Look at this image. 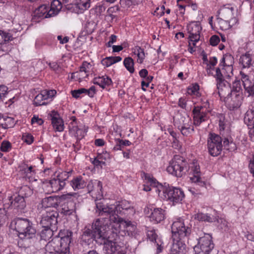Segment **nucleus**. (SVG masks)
Masks as SVG:
<instances>
[{
	"instance_id": "nucleus-19",
	"label": "nucleus",
	"mask_w": 254,
	"mask_h": 254,
	"mask_svg": "<svg viewBox=\"0 0 254 254\" xmlns=\"http://www.w3.org/2000/svg\"><path fill=\"white\" fill-rule=\"evenodd\" d=\"M235 9L230 4H227L221 7L218 11L219 17L223 19L231 20L233 18H237L235 15Z\"/></svg>"
},
{
	"instance_id": "nucleus-22",
	"label": "nucleus",
	"mask_w": 254,
	"mask_h": 254,
	"mask_svg": "<svg viewBox=\"0 0 254 254\" xmlns=\"http://www.w3.org/2000/svg\"><path fill=\"white\" fill-rule=\"evenodd\" d=\"M51 93L54 94L56 93V91L44 90L42 91L35 97L34 100V104L36 106L46 105L47 104L46 100H47L49 97L52 96V95H51Z\"/></svg>"
},
{
	"instance_id": "nucleus-29",
	"label": "nucleus",
	"mask_w": 254,
	"mask_h": 254,
	"mask_svg": "<svg viewBox=\"0 0 254 254\" xmlns=\"http://www.w3.org/2000/svg\"><path fill=\"white\" fill-rule=\"evenodd\" d=\"M194 218L195 219H197L199 221H207L208 222H213L215 221H217L218 223H222L223 221L225 222V221L223 219H219L217 217L213 216H211L208 214H204L202 213H198L195 214Z\"/></svg>"
},
{
	"instance_id": "nucleus-28",
	"label": "nucleus",
	"mask_w": 254,
	"mask_h": 254,
	"mask_svg": "<svg viewBox=\"0 0 254 254\" xmlns=\"http://www.w3.org/2000/svg\"><path fill=\"white\" fill-rule=\"evenodd\" d=\"M238 20L237 18H233L231 20L224 19L221 18H218L217 22L219 28L222 30H226L233 26L235 25L238 23Z\"/></svg>"
},
{
	"instance_id": "nucleus-43",
	"label": "nucleus",
	"mask_w": 254,
	"mask_h": 254,
	"mask_svg": "<svg viewBox=\"0 0 254 254\" xmlns=\"http://www.w3.org/2000/svg\"><path fill=\"white\" fill-rule=\"evenodd\" d=\"M74 205L72 202H67L62 206V212L65 215H70L74 211Z\"/></svg>"
},
{
	"instance_id": "nucleus-34",
	"label": "nucleus",
	"mask_w": 254,
	"mask_h": 254,
	"mask_svg": "<svg viewBox=\"0 0 254 254\" xmlns=\"http://www.w3.org/2000/svg\"><path fill=\"white\" fill-rule=\"evenodd\" d=\"M93 82L95 84L99 85L102 88L109 86L112 83L111 79L106 76H98L94 78Z\"/></svg>"
},
{
	"instance_id": "nucleus-58",
	"label": "nucleus",
	"mask_w": 254,
	"mask_h": 254,
	"mask_svg": "<svg viewBox=\"0 0 254 254\" xmlns=\"http://www.w3.org/2000/svg\"><path fill=\"white\" fill-rule=\"evenodd\" d=\"M96 93L95 87L91 86L89 89H86L85 94L88 95L90 97H93Z\"/></svg>"
},
{
	"instance_id": "nucleus-8",
	"label": "nucleus",
	"mask_w": 254,
	"mask_h": 254,
	"mask_svg": "<svg viewBox=\"0 0 254 254\" xmlns=\"http://www.w3.org/2000/svg\"><path fill=\"white\" fill-rule=\"evenodd\" d=\"M222 138L218 134L210 133L207 139V147L209 154L213 156L219 155L222 150Z\"/></svg>"
},
{
	"instance_id": "nucleus-64",
	"label": "nucleus",
	"mask_w": 254,
	"mask_h": 254,
	"mask_svg": "<svg viewBox=\"0 0 254 254\" xmlns=\"http://www.w3.org/2000/svg\"><path fill=\"white\" fill-rule=\"evenodd\" d=\"M249 167L251 173L254 176V159H253L250 160Z\"/></svg>"
},
{
	"instance_id": "nucleus-56",
	"label": "nucleus",
	"mask_w": 254,
	"mask_h": 254,
	"mask_svg": "<svg viewBox=\"0 0 254 254\" xmlns=\"http://www.w3.org/2000/svg\"><path fill=\"white\" fill-rule=\"evenodd\" d=\"M220 39L219 37L217 35L212 36L209 40L210 44L211 45L213 46H216L219 42Z\"/></svg>"
},
{
	"instance_id": "nucleus-50",
	"label": "nucleus",
	"mask_w": 254,
	"mask_h": 254,
	"mask_svg": "<svg viewBox=\"0 0 254 254\" xmlns=\"http://www.w3.org/2000/svg\"><path fill=\"white\" fill-rule=\"evenodd\" d=\"M91 65L90 63H89L87 62H84L82 63L81 66H80V69L79 71H81L82 72L84 71V72L89 73L90 72V70L91 69Z\"/></svg>"
},
{
	"instance_id": "nucleus-44",
	"label": "nucleus",
	"mask_w": 254,
	"mask_h": 254,
	"mask_svg": "<svg viewBox=\"0 0 254 254\" xmlns=\"http://www.w3.org/2000/svg\"><path fill=\"white\" fill-rule=\"evenodd\" d=\"M124 64L128 71L131 73L134 72V62L132 58L130 57L125 58L124 61Z\"/></svg>"
},
{
	"instance_id": "nucleus-26",
	"label": "nucleus",
	"mask_w": 254,
	"mask_h": 254,
	"mask_svg": "<svg viewBox=\"0 0 254 254\" xmlns=\"http://www.w3.org/2000/svg\"><path fill=\"white\" fill-rule=\"evenodd\" d=\"M145 184L143 186V190L146 191H149L151 190V188H157L159 185L158 182L151 175L148 174H143Z\"/></svg>"
},
{
	"instance_id": "nucleus-23",
	"label": "nucleus",
	"mask_w": 254,
	"mask_h": 254,
	"mask_svg": "<svg viewBox=\"0 0 254 254\" xmlns=\"http://www.w3.org/2000/svg\"><path fill=\"white\" fill-rule=\"evenodd\" d=\"M65 185L64 181H61L58 177L51 180L48 183L47 187L50 189L48 191L51 192H56L62 190Z\"/></svg>"
},
{
	"instance_id": "nucleus-59",
	"label": "nucleus",
	"mask_w": 254,
	"mask_h": 254,
	"mask_svg": "<svg viewBox=\"0 0 254 254\" xmlns=\"http://www.w3.org/2000/svg\"><path fill=\"white\" fill-rule=\"evenodd\" d=\"M57 177L63 181L65 182V180H66L68 177H69V174L68 173L66 172H63L59 174Z\"/></svg>"
},
{
	"instance_id": "nucleus-48",
	"label": "nucleus",
	"mask_w": 254,
	"mask_h": 254,
	"mask_svg": "<svg viewBox=\"0 0 254 254\" xmlns=\"http://www.w3.org/2000/svg\"><path fill=\"white\" fill-rule=\"evenodd\" d=\"M147 238L152 242L155 241L156 243V238L157 237V235L154 229H151L148 230L147 232Z\"/></svg>"
},
{
	"instance_id": "nucleus-47",
	"label": "nucleus",
	"mask_w": 254,
	"mask_h": 254,
	"mask_svg": "<svg viewBox=\"0 0 254 254\" xmlns=\"http://www.w3.org/2000/svg\"><path fill=\"white\" fill-rule=\"evenodd\" d=\"M11 35L7 33L0 30V44L4 43L6 41L10 40Z\"/></svg>"
},
{
	"instance_id": "nucleus-1",
	"label": "nucleus",
	"mask_w": 254,
	"mask_h": 254,
	"mask_svg": "<svg viewBox=\"0 0 254 254\" xmlns=\"http://www.w3.org/2000/svg\"><path fill=\"white\" fill-rule=\"evenodd\" d=\"M103 219H97L92 223L91 229L85 227L83 232L81 239L86 241L95 240L97 243L103 245V251L107 254H126V249L114 242L108 236L109 226Z\"/></svg>"
},
{
	"instance_id": "nucleus-49",
	"label": "nucleus",
	"mask_w": 254,
	"mask_h": 254,
	"mask_svg": "<svg viewBox=\"0 0 254 254\" xmlns=\"http://www.w3.org/2000/svg\"><path fill=\"white\" fill-rule=\"evenodd\" d=\"M11 147V143L8 141L4 140L1 143L0 150L2 152H8Z\"/></svg>"
},
{
	"instance_id": "nucleus-55",
	"label": "nucleus",
	"mask_w": 254,
	"mask_h": 254,
	"mask_svg": "<svg viewBox=\"0 0 254 254\" xmlns=\"http://www.w3.org/2000/svg\"><path fill=\"white\" fill-rule=\"evenodd\" d=\"M31 122L32 125H41L43 123V121L41 118H39L38 116L34 115L32 118Z\"/></svg>"
},
{
	"instance_id": "nucleus-41",
	"label": "nucleus",
	"mask_w": 254,
	"mask_h": 254,
	"mask_svg": "<svg viewBox=\"0 0 254 254\" xmlns=\"http://www.w3.org/2000/svg\"><path fill=\"white\" fill-rule=\"evenodd\" d=\"M43 228L40 235L41 240L45 241L49 240L53 235L54 232L57 230V229H54L53 228Z\"/></svg>"
},
{
	"instance_id": "nucleus-31",
	"label": "nucleus",
	"mask_w": 254,
	"mask_h": 254,
	"mask_svg": "<svg viewBox=\"0 0 254 254\" xmlns=\"http://www.w3.org/2000/svg\"><path fill=\"white\" fill-rule=\"evenodd\" d=\"M239 61L243 68H249L254 63V55L249 52L246 53L241 56Z\"/></svg>"
},
{
	"instance_id": "nucleus-21",
	"label": "nucleus",
	"mask_w": 254,
	"mask_h": 254,
	"mask_svg": "<svg viewBox=\"0 0 254 254\" xmlns=\"http://www.w3.org/2000/svg\"><path fill=\"white\" fill-rule=\"evenodd\" d=\"M105 222H110V224L111 225V227L115 229V231H113V237L117 236V233L119 231L121 225H123L124 227H127L131 225V222L130 221H126L123 219L119 217V220H106Z\"/></svg>"
},
{
	"instance_id": "nucleus-62",
	"label": "nucleus",
	"mask_w": 254,
	"mask_h": 254,
	"mask_svg": "<svg viewBox=\"0 0 254 254\" xmlns=\"http://www.w3.org/2000/svg\"><path fill=\"white\" fill-rule=\"evenodd\" d=\"M117 40V36L115 35H111L110 37V40L107 43L108 47H111L112 45Z\"/></svg>"
},
{
	"instance_id": "nucleus-2",
	"label": "nucleus",
	"mask_w": 254,
	"mask_h": 254,
	"mask_svg": "<svg viewBox=\"0 0 254 254\" xmlns=\"http://www.w3.org/2000/svg\"><path fill=\"white\" fill-rule=\"evenodd\" d=\"M173 244L171 254H184L186 245L184 239L191 233V227L182 218L175 221L171 227Z\"/></svg>"
},
{
	"instance_id": "nucleus-61",
	"label": "nucleus",
	"mask_w": 254,
	"mask_h": 254,
	"mask_svg": "<svg viewBox=\"0 0 254 254\" xmlns=\"http://www.w3.org/2000/svg\"><path fill=\"white\" fill-rule=\"evenodd\" d=\"M57 38L58 40L60 41V43L62 44L67 43L69 40V38L68 37H64V38H63L62 36L61 35H59L57 37Z\"/></svg>"
},
{
	"instance_id": "nucleus-20",
	"label": "nucleus",
	"mask_w": 254,
	"mask_h": 254,
	"mask_svg": "<svg viewBox=\"0 0 254 254\" xmlns=\"http://www.w3.org/2000/svg\"><path fill=\"white\" fill-rule=\"evenodd\" d=\"M50 116L54 128L56 131H62L64 129V124L59 114L57 112L53 111L50 114Z\"/></svg>"
},
{
	"instance_id": "nucleus-46",
	"label": "nucleus",
	"mask_w": 254,
	"mask_h": 254,
	"mask_svg": "<svg viewBox=\"0 0 254 254\" xmlns=\"http://www.w3.org/2000/svg\"><path fill=\"white\" fill-rule=\"evenodd\" d=\"M87 129L84 127V128L76 127L75 129V136L77 140L82 139L86 134Z\"/></svg>"
},
{
	"instance_id": "nucleus-30",
	"label": "nucleus",
	"mask_w": 254,
	"mask_h": 254,
	"mask_svg": "<svg viewBox=\"0 0 254 254\" xmlns=\"http://www.w3.org/2000/svg\"><path fill=\"white\" fill-rule=\"evenodd\" d=\"M182 134L188 136L193 131V127L191 120L189 118L185 119L183 124L179 127Z\"/></svg>"
},
{
	"instance_id": "nucleus-15",
	"label": "nucleus",
	"mask_w": 254,
	"mask_h": 254,
	"mask_svg": "<svg viewBox=\"0 0 254 254\" xmlns=\"http://www.w3.org/2000/svg\"><path fill=\"white\" fill-rule=\"evenodd\" d=\"M206 108V105L194 107L193 110V124L194 125L199 126L202 122L207 120Z\"/></svg>"
},
{
	"instance_id": "nucleus-51",
	"label": "nucleus",
	"mask_w": 254,
	"mask_h": 254,
	"mask_svg": "<svg viewBox=\"0 0 254 254\" xmlns=\"http://www.w3.org/2000/svg\"><path fill=\"white\" fill-rule=\"evenodd\" d=\"M199 90V86L197 84L192 85V86L188 88V92L189 94L191 95H197Z\"/></svg>"
},
{
	"instance_id": "nucleus-40",
	"label": "nucleus",
	"mask_w": 254,
	"mask_h": 254,
	"mask_svg": "<svg viewBox=\"0 0 254 254\" xmlns=\"http://www.w3.org/2000/svg\"><path fill=\"white\" fill-rule=\"evenodd\" d=\"M122 60L121 57H109L103 59L101 61L102 64L106 66L109 67L116 63L120 62Z\"/></svg>"
},
{
	"instance_id": "nucleus-52",
	"label": "nucleus",
	"mask_w": 254,
	"mask_h": 254,
	"mask_svg": "<svg viewBox=\"0 0 254 254\" xmlns=\"http://www.w3.org/2000/svg\"><path fill=\"white\" fill-rule=\"evenodd\" d=\"M85 91H86V89L82 88L78 90L72 91L71 94L73 97L77 98H78L81 94H85Z\"/></svg>"
},
{
	"instance_id": "nucleus-17",
	"label": "nucleus",
	"mask_w": 254,
	"mask_h": 254,
	"mask_svg": "<svg viewBox=\"0 0 254 254\" xmlns=\"http://www.w3.org/2000/svg\"><path fill=\"white\" fill-rule=\"evenodd\" d=\"M233 57L230 55H224L221 60L220 64L224 66L222 71L226 76L231 77L233 74Z\"/></svg>"
},
{
	"instance_id": "nucleus-9",
	"label": "nucleus",
	"mask_w": 254,
	"mask_h": 254,
	"mask_svg": "<svg viewBox=\"0 0 254 254\" xmlns=\"http://www.w3.org/2000/svg\"><path fill=\"white\" fill-rule=\"evenodd\" d=\"M32 193V190L27 186L21 187L19 191V194L13 197H9V201L12 207L22 209L25 206L24 197H27Z\"/></svg>"
},
{
	"instance_id": "nucleus-39",
	"label": "nucleus",
	"mask_w": 254,
	"mask_h": 254,
	"mask_svg": "<svg viewBox=\"0 0 254 254\" xmlns=\"http://www.w3.org/2000/svg\"><path fill=\"white\" fill-rule=\"evenodd\" d=\"M91 0H76V7L79 9L78 12L82 13L90 7Z\"/></svg>"
},
{
	"instance_id": "nucleus-35",
	"label": "nucleus",
	"mask_w": 254,
	"mask_h": 254,
	"mask_svg": "<svg viewBox=\"0 0 254 254\" xmlns=\"http://www.w3.org/2000/svg\"><path fill=\"white\" fill-rule=\"evenodd\" d=\"M49 7L45 4L40 6L35 11V15L40 18L51 17Z\"/></svg>"
},
{
	"instance_id": "nucleus-5",
	"label": "nucleus",
	"mask_w": 254,
	"mask_h": 254,
	"mask_svg": "<svg viewBox=\"0 0 254 254\" xmlns=\"http://www.w3.org/2000/svg\"><path fill=\"white\" fill-rule=\"evenodd\" d=\"M15 229L22 239L35 238L36 231L32 223L27 219L17 218L14 221Z\"/></svg>"
},
{
	"instance_id": "nucleus-32",
	"label": "nucleus",
	"mask_w": 254,
	"mask_h": 254,
	"mask_svg": "<svg viewBox=\"0 0 254 254\" xmlns=\"http://www.w3.org/2000/svg\"><path fill=\"white\" fill-rule=\"evenodd\" d=\"M57 196H50L43 198L41 204L45 208L56 207L58 205L59 201Z\"/></svg>"
},
{
	"instance_id": "nucleus-12",
	"label": "nucleus",
	"mask_w": 254,
	"mask_h": 254,
	"mask_svg": "<svg viewBox=\"0 0 254 254\" xmlns=\"http://www.w3.org/2000/svg\"><path fill=\"white\" fill-rule=\"evenodd\" d=\"M58 215V214L56 211H47L46 213L42 214L40 225L43 228L57 229Z\"/></svg>"
},
{
	"instance_id": "nucleus-10",
	"label": "nucleus",
	"mask_w": 254,
	"mask_h": 254,
	"mask_svg": "<svg viewBox=\"0 0 254 254\" xmlns=\"http://www.w3.org/2000/svg\"><path fill=\"white\" fill-rule=\"evenodd\" d=\"M213 247L211 236L205 234L199 238L197 245L194 247L195 254H209Z\"/></svg>"
},
{
	"instance_id": "nucleus-18",
	"label": "nucleus",
	"mask_w": 254,
	"mask_h": 254,
	"mask_svg": "<svg viewBox=\"0 0 254 254\" xmlns=\"http://www.w3.org/2000/svg\"><path fill=\"white\" fill-rule=\"evenodd\" d=\"M216 85L221 100L224 99L231 92L230 84L225 79L217 82Z\"/></svg>"
},
{
	"instance_id": "nucleus-16",
	"label": "nucleus",
	"mask_w": 254,
	"mask_h": 254,
	"mask_svg": "<svg viewBox=\"0 0 254 254\" xmlns=\"http://www.w3.org/2000/svg\"><path fill=\"white\" fill-rule=\"evenodd\" d=\"M241 79L246 93L248 96H252L254 100V81L251 80L249 76L242 71L240 72Z\"/></svg>"
},
{
	"instance_id": "nucleus-6",
	"label": "nucleus",
	"mask_w": 254,
	"mask_h": 254,
	"mask_svg": "<svg viewBox=\"0 0 254 254\" xmlns=\"http://www.w3.org/2000/svg\"><path fill=\"white\" fill-rule=\"evenodd\" d=\"M71 232H69L66 236L54 238L46 245V252L50 254H57L62 249L66 250L71 242Z\"/></svg>"
},
{
	"instance_id": "nucleus-14",
	"label": "nucleus",
	"mask_w": 254,
	"mask_h": 254,
	"mask_svg": "<svg viewBox=\"0 0 254 254\" xmlns=\"http://www.w3.org/2000/svg\"><path fill=\"white\" fill-rule=\"evenodd\" d=\"M188 30L190 34L189 38L192 42L193 46L194 47L200 39V32L201 30L200 23L199 22L191 23L188 26Z\"/></svg>"
},
{
	"instance_id": "nucleus-38",
	"label": "nucleus",
	"mask_w": 254,
	"mask_h": 254,
	"mask_svg": "<svg viewBox=\"0 0 254 254\" xmlns=\"http://www.w3.org/2000/svg\"><path fill=\"white\" fill-rule=\"evenodd\" d=\"M62 8L61 2L59 0H53L51 3L50 14L52 16L57 15Z\"/></svg>"
},
{
	"instance_id": "nucleus-53",
	"label": "nucleus",
	"mask_w": 254,
	"mask_h": 254,
	"mask_svg": "<svg viewBox=\"0 0 254 254\" xmlns=\"http://www.w3.org/2000/svg\"><path fill=\"white\" fill-rule=\"evenodd\" d=\"M8 94V88L4 85H0V96L1 99L4 97L6 94Z\"/></svg>"
},
{
	"instance_id": "nucleus-25",
	"label": "nucleus",
	"mask_w": 254,
	"mask_h": 254,
	"mask_svg": "<svg viewBox=\"0 0 254 254\" xmlns=\"http://www.w3.org/2000/svg\"><path fill=\"white\" fill-rule=\"evenodd\" d=\"M19 171L25 174V177L27 178L30 182L37 181L35 176V172L33 170L32 166H28L26 164H22L19 166Z\"/></svg>"
},
{
	"instance_id": "nucleus-57",
	"label": "nucleus",
	"mask_w": 254,
	"mask_h": 254,
	"mask_svg": "<svg viewBox=\"0 0 254 254\" xmlns=\"http://www.w3.org/2000/svg\"><path fill=\"white\" fill-rule=\"evenodd\" d=\"M23 140L28 144H31L33 141V137L30 134H26L23 135Z\"/></svg>"
},
{
	"instance_id": "nucleus-4",
	"label": "nucleus",
	"mask_w": 254,
	"mask_h": 254,
	"mask_svg": "<svg viewBox=\"0 0 254 254\" xmlns=\"http://www.w3.org/2000/svg\"><path fill=\"white\" fill-rule=\"evenodd\" d=\"M244 96L240 80L233 82L231 92L223 100L230 110L237 109L241 106Z\"/></svg>"
},
{
	"instance_id": "nucleus-60",
	"label": "nucleus",
	"mask_w": 254,
	"mask_h": 254,
	"mask_svg": "<svg viewBox=\"0 0 254 254\" xmlns=\"http://www.w3.org/2000/svg\"><path fill=\"white\" fill-rule=\"evenodd\" d=\"M178 105L183 109L186 108L187 105V100L186 98H180L178 102Z\"/></svg>"
},
{
	"instance_id": "nucleus-11",
	"label": "nucleus",
	"mask_w": 254,
	"mask_h": 254,
	"mask_svg": "<svg viewBox=\"0 0 254 254\" xmlns=\"http://www.w3.org/2000/svg\"><path fill=\"white\" fill-rule=\"evenodd\" d=\"M164 198L172 201L173 203H178L182 201L184 197V193L180 189L173 187L162 188Z\"/></svg>"
},
{
	"instance_id": "nucleus-3",
	"label": "nucleus",
	"mask_w": 254,
	"mask_h": 254,
	"mask_svg": "<svg viewBox=\"0 0 254 254\" xmlns=\"http://www.w3.org/2000/svg\"><path fill=\"white\" fill-rule=\"evenodd\" d=\"M133 208L131 207L129 202L126 200H123L116 204L107 205L103 201L96 202V213L102 216L104 220H119V214H121L123 210H127Z\"/></svg>"
},
{
	"instance_id": "nucleus-27",
	"label": "nucleus",
	"mask_w": 254,
	"mask_h": 254,
	"mask_svg": "<svg viewBox=\"0 0 254 254\" xmlns=\"http://www.w3.org/2000/svg\"><path fill=\"white\" fill-rule=\"evenodd\" d=\"M151 214L150 216V219L151 221L157 223L164 219L165 211L162 208H155L153 210L151 209Z\"/></svg>"
},
{
	"instance_id": "nucleus-13",
	"label": "nucleus",
	"mask_w": 254,
	"mask_h": 254,
	"mask_svg": "<svg viewBox=\"0 0 254 254\" xmlns=\"http://www.w3.org/2000/svg\"><path fill=\"white\" fill-rule=\"evenodd\" d=\"M244 121L250 129L249 135L251 137L254 136V100L251 102L249 109L245 114Z\"/></svg>"
},
{
	"instance_id": "nucleus-36",
	"label": "nucleus",
	"mask_w": 254,
	"mask_h": 254,
	"mask_svg": "<svg viewBox=\"0 0 254 254\" xmlns=\"http://www.w3.org/2000/svg\"><path fill=\"white\" fill-rule=\"evenodd\" d=\"M192 169L194 174L193 176L190 178V180L192 182L197 183L200 186H204L205 185V183L201 180V178L199 176L200 171L199 166L194 165V166Z\"/></svg>"
},
{
	"instance_id": "nucleus-33",
	"label": "nucleus",
	"mask_w": 254,
	"mask_h": 254,
	"mask_svg": "<svg viewBox=\"0 0 254 254\" xmlns=\"http://www.w3.org/2000/svg\"><path fill=\"white\" fill-rule=\"evenodd\" d=\"M70 186L74 190L82 189L86 187L87 182L80 176L74 178L70 183Z\"/></svg>"
},
{
	"instance_id": "nucleus-54",
	"label": "nucleus",
	"mask_w": 254,
	"mask_h": 254,
	"mask_svg": "<svg viewBox=\"0 0 254 254\" xmlns=\"http://www.w3.org/2000/svg\"><path fill=\"white\" fill-rule=\"evenodd\" d=\"M215 74L214 75L216 78V81L218 82L223 80V73L221 72L219 68H217L215 70Z\"/></svg>"
},
{
	"instance_id": "nucleus-24",
	"label": "nucleus",
	"mask_w": 254,
	"mask_h": 254,
	"mask_svg": "<svg viewBox=\"0 0 254 254\" xmlns=\"http://www.w3.org/2000/svg\"><path fill=\"white\" fill-rule=\"evenodd\" d=\"M88 192H92L94 190V187H96V190L98 193L99 200H96V203L102 201L101 200L102 196V183L98 180L90 181L88 184L86 185Z\"/></svg>"
},
{
	"instance_id": "nucleus-63",
	"label": "nucleus",
	"mask_w": 254,
	"mask_h": 254,
	"mask_svg": "<svg viewBox=\"0 0 254 254\" xmlns=\"http://www.w3.org/2000/svg\"><path fill=\"white\" fill-rule=\"evenodd\" d=\"M74 195H76L75 193H69L65 194H63L61 195V199L64 200H68L71 198V197Z\"/></svg>"
},
{
	"instance_id": "nucleus-37",
	"label": "nucleus",
	"mask_w": 254,
	"mask_h": 254,
	"mask_svg": "<svg viewBox=\"0 0 254 254\" xmlns=\"http://www.w3.org/2000/svg\"><path fill=\"white\" fill-rule=\"evenodd\" d=\"M14 126V121L12 118L2 117L0 120V126L4 129L11 128Z\"/></svg>"
},
{
	"instance_id": "nucleus-45",
	"label": "nucleus",
	"mask_w": 254,
	"mask_h": 254,
	"mask_svg": "<svg viewBox=\"0 0 254 254\" xmlns=\"http://www.w3.org/2000/svg\"><path fill=\"white\" fill-rule=\"evenodd\" d=\"M141 0H121V5L124 8H129L138 4Z\"/></svg>"
},
{
	"instance_id": "nucleus-7",
	"label": "nucleus",
	"mask_w": 254,
	"mask_h": 254,
	"mask_svg": "<svg viewBox=\"0 0 254 254\" xmlns=\"http://www.w3.org/2000/svg\"><path fill=\"white\" fill-rule=\"evenodd\" d=\"M188 170L187 163L181 157H174L167 168V171L177 177H181Z\"/></svg>"
},
{
	"instance_id": "nucleus-42",
	"label": "nucleus",
	"mask_w": 254,
	"mask_h": 254,
	"mask_svg": "<svg viewBox=\"0 0 254 254\" xmlns=\"http://www.w3.org/2000/svg\"><path fill=\"white\" fill-rule=\"evenodd\" d=\"M133 53L137 57V62L141 64L145 58L144 50L139 46H136L133 49Z\"/></svg>"
}]
</instances>
